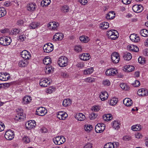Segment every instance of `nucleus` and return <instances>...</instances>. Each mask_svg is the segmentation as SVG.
<instances>
[{
    "label": "nucleus",
    "mask_w": 148,
    "mask_h": 148,
    "mask_svg": "<svg viewBox=\"0 0 148 148\" xmlns=\"http://www.w3.org/2000/svg\"><path fill=\"white\" fill-rule=\"evenodd\" d=\"M25 119V114L23 113V110L21 108H18L17 110V113L16 114L15 120L18 121H20L23 120Z\"/></svg>",
    "instance_id": "obj_1"
},
{
    "label": "nucleus",
    "mask_w": 148,
    "mask_h": 148,
    "mask_svg": "<svg viewBox=\"0 0 148 148\" xmlns=\"http://www.w3.org/2000/svg\"><path fill=\"white\" fill-rule=\"evenodd\" d=\"M68 59L64 56H62L59 58L58 63L61 67H64L67 66L68 63Z\"/></svg>",
    "instance_id": "obj_2"
},
{
    "label": "nucleus",
    "mask_w": 148,
    "mask_h": 148,
    "mask_svg": "<svg viewBox=\"0 0 148 148\" xmlns=\"http://www.w3.org/2000/svg\"><path fill=\"white\" fill-rule=\"evenodd\" d=\"M107 35L109 38L114 40L118 38V33L116 30H110L107 32Z\"/></svg>",
    "instance_id": "obj_3"
},
{
    "label": "nucleus",
    "mask_w": 148,
    "mask_h": 148,
    "mask_svg": "<svg viewBox=\"0 0 148 148\" xmlns=\"http://www.w3.org/2000/svg\"><path fill=\"white\" fill-rule=\"evenodd\" d=\"M11 41L12 40L10 37L4 36L0 38V44L4 46L10 45Z\"/></svg>",
    "instance_id": "obj_4"
},
{
    "label": "nucleus",
    "mask_w": 148,
    "mask_h": 148,
    "mask_svg": "<svg viewBox=\"0 0 148 148\" xmlns=\"http://www.w3.org/2000/svg\"><path fill=\"white\" fill-rule=\"evenodd\" d=\"M53 141L55 144L60 145L65 142V139L64 136H58L53 138Z\"/></svg>",
    "instance_id": "obj_5"
},
{
    "label": "nucleus",
    "mask_w": 148,
    "mask_h": 148,
    "mask_svg": "<svg viewBox=\"0 0 148 148\" xmlns=\"http://www.w3.org/2000/svg\"><path fill=\"white\" fill-rule=\"evenodd\" d=\"M111 59L113 62L115 64L118 63L120 60L119 55L116 52H113L111 55Z\"/></svg>",
    "instance_id": "obj_6"
},
{
    "label": "nucleus",
    "mask_w": 148,
    "mask_h": 148,
    "mask_svg": "<svg viewBox=\"0 0 148 148\" xmlns=\"http://www.w3.org/2000/svg\"><path fill=\"white\" fill-rule=\"evenodd\" d=\"M105 125L103 123H99L95 126V130L97 133L102 132L105 128Z\"/></svg>",
    "instance_id": "obj_7"
},
{
    "label": "nucleus",
    "mask_w": 148,
    "mask_h": 148,
    "mask_svg": "<svg viewBox=\"0 0 148 148\" xmlns=\"http://www.w3.org/2000/svg\"><path fill=\"white\" fill-rule=\"evenodd\" d=\"M43 49L45 52L49 53L53 49V46L50 43H48L44 45Z\"/></svg>",
    "instance_id": "obj_8"
},
{
    "label": "nucleus",
    "mask_w": 148,
    "mask_h": 148,
    "mask_svg": "<svg viewBox=\"0 0 148 148\" xmlns=\"http://www.w3.org/2000/svg\"><path fill=\"white\" fill-rule=\"evenodd\" d=\"M5 138L8 140L12 139L14 137V131L9 130L6 131L4 135Z\"/></svg>",
    "instance_id": "obj_9"
},
{
    "label": "nucleus",
    "mask_w": 148,
    "mask_h": 148,
    "mask_svg": "<svg viewBox=\"0 0 148 148\" xmlns=\"http://www.w3.org/2000/svg\"><path fill=\"white\" fill-rule=\"evenodd\" d=\"M47 110L43 107H40L36 110V114L40 116H43L47 113Z\"/></svg>",
    "instance_id": "obj_10"
},
{
    "label": "nucleus",
    "mask_w": 148,
    "mask_h": 148,
    "mask_svg": "<svg viewBox=\"0 0 148 148\" xmlns=\"http://www.w3.org/2000/svg\"><path fill=\"white\" fill-rule=\"evenodd\" d=\"M119 145V143L117 142L108 143L104 145L103 148H116Z\"/></svg>",
    "instance_id": "obj_11"
},
{
    "label": "nucleus",
    "mask_w": 148,
    "mask_h": 148,
    "mask_svg": "<svg viewBox=\"0 0 148 148\" xmlns=\"http://www.w3.org/2000/svg\"><path fill=\"white\" fill-rule=\"evenodd\" d=\"M10 78L9 74L7 72L0 73V80L2 81H7Z\"/></svg>",
    "instance_id": "obj_12"
},
{
    "label": "nucleus",
    "mask_w": 148,
    "mask_h": 148,
    "mask_svg": "<svg viewBox=\"0 0 148 148\" xmlns=\"http://www.w3.org/2000/svg\"><path fill=\"white\" fill-rule=\"evenodd\" d=\"M25 125L26 128L30 130L36 126V122L34 120L29 121L26 123Z\"/></svg>",
    "instance_id": "obj_13"
},
{
    "label": "nucleus",
    "mask_w": 148,
    "mask_h": 148,
    "mask_svg": "<svg viewBox=\"0 0 148 148\" xmlns=\"http://www.w3.org/2000/svg\"><path fill=\"white\" fill-rule=\"evenodd\" d=\"M59 25V23L58 22L53 21L49 23L48 27L50 29L55 30L57 29Z\"/></svg>",
    "instance_id": "obj_14"
},
{
    "label": "nucleus",
    "mask_w": 148,
    "mask_h": 148,
    "mask_svg": "<svg viewBox=\"0 0 148 148\" xmlns=\"http://www.w3.org/2000/svg\"><path fill=\"white\" fill-rule=\"evenodd\" d=\"M117 73V70L112 68L108 69L105 72L106 75L108 76L114 75Z\"/></svg>",
    "instance_id": "obj_15"
},
{
    "label": "nucleus",
    "mask_w": 148,
    "mask_h": 148,
    "mask_svg": "<svg viewBox=\"0 0 148 148\" xmlns=\"http://www.w3.org/2000/svg\"><path fill=\"white\" fill-rule=\"evenodd\" d=\"M137 94L140 96H146L148 95V91L145 88H140L138 91Z\"/></svg>",
    "instance_id": "obj_16"
},
{
    "label": "nucleus",
    "mask_w": 148,
    "mask_h": 148,
    "mask_svg": "<svg viewBox=\"0 0 148 148\" xmlns=\"http://www.w3.org/2000/svg\"><path fill=\"white\" fill-rule=\"evenodd\" d=\"M50 83V82L48 79L42 78L40 80L39 84L42 87H45L48 86Z\"/></svg>",
    "instance_id": "obj_17"
},
{
    "label": "nucleus",
    "mask_w": 148,
    "mask_h": 148,
    "mask_svg": "<svg viewBox=\"0 0 148 148\" xmlns=\"http://www.w3.org/2000/svg\"><path fill=\"white\" fill-rule=\"evenodd\" d=\"M21 57L26 60H29L31 57L30 53L26 50H24L21 53Z\"/></svg>",
    "instance_id": "obj_18"
},
{
    "label": "nucleus",
    "mask_w": 148,
    "mask_h": 148,
    "mask_svg": "<svg viewBox=\"0 0 148 148\" xmlns=\"http://www.w3.org/2000/svg\"><path fill=\"white\" fill-rule=\"evenodd\" d=\"M132 9L134 12L139 13L143 10V8L141 5H135L133 6Z\"/></svg>",
    "instance_id": "obj_19"
},
{
    "label": "nucleus",
    "mask_w": 148,
    "mask_h": 148,
    "mask_svg": "<svg viewBox=\"0 0 148 148\" xmlns=\"http://www.w3.org/2000/svg\"><path fill=\"white\" fill-rule=\"evenodd\" d=\"M57 118L60 120H64L67 117L68 115L66 112H59L57 114Z\"/></svg>",
    "instance_id": "obj_20"
},
{
    "label": "nucleus",
    "mask_w": 148,
    "mask_h": 148,
    "mask_svg": "<svg viewBox=\"0 0 148 148\" xmlns=\"http://www.w3.org/2000/svg\"><path fill=\"white\" fill-rule=\"evenodd\" d=\"M130 38L132 41L135 43L138 42L140 41V37L137 34H132L130 35Z\"/></svg>",
    "instance_id": "obj_21"
},
{
    "label": "nucleus",
    "mask_w": 148,
    "mask_h": 148,
    "mask_svg": "<svg viewBox=\"0 0 148 148\" xmlns=\"http://www.w3.org/2000/svg\"><path fill=\"white\" fill-rule=\"evenodd\" d=\"M64 37V35L61 33H58L55 34L53 37V40L54 41L61 40Z\"/></svg>",
    "instance_id": "obj_22"
},
{
    "label": "nucleus",
    "mask_w": 148,
    "mask_h": 148,
    "mask_svg": "<svg viewBox=\"0 0 148 148\" xmlns=\"http://www.w3.org/2000/svg\"><path fill=\"white\" fill-rule=\"evenodd\" d=\"M36 5L34 3H30L27 4V8L28 11L30 12L35 10Z\"/></svg>",
    "instance_id": "obj_23"
},
{
    "label": "nucleus",
    "mask_w": 148,
    "mask_h": 148,
    "mask_svg": "<svg viewBox=\"0 0 148 148\" xmlns=\"http://www.w3.org/2000/svg\"><path fill=\"white\" fill-rule=\"evenodd\" d=\"M94 69L92 67H90L87 68L83 71L84 75H90L93 73Z\"/></svg>",
    "instance_id": "obj_24"
},
{
    "label": "nucleus",
    "mask_w": 148,
    "mask_h": 148,
    "mask_svg": "<svg viewBox=\"0 0 148 148\" xmlns=\"http://www.w3.org/2000/svg\"><path fill=\"white\" fill-rule=\"evenodd\" d=\"M99 97L101 101H104L108 99V94L106 91H102Z\"/></svg>",
    "instance_id": "obj_25"
},
{
    "label": "nucleus",
    "mask_w": 148,
    "mask_h": 148,
    "mask_svg": "<svg viewBox=\"0 0 148 148\" xmlns=\"http://www.w3.org/2000/svg\"><path fill=\"white\" fill-rule=\"evenodd\" d=\"M79 57L81 60L84 61H87L90 58L89 54L87 53H83L82 55H80Z\"/></svg>",
    "instance_id": "obj_26"
},
{
    "label": "nucleus",
    "mask_w": 148,
    "mask_h": 148,
    "mask_svg": "<svg viewBox=\"0 0 148 148\" xmlns=\"http://www.w3.org/2000/svg\"><path fill=\"white\" fill-rule=\"evenodd\" d=\"M31 97L26 96L23 98L22 102L23 104H27L31 102Z\"/></svg>",
    "instance_id": "obj_27"
},
{
    "label": "nucleus",
    "mask_w": 148,
    "mask_h": 148,
    "mask_svg": "<svg viewBox=\"0 0 148 148\" xmlns=\"http://www.w3.org/2000/svg\"><path fill=\"white\" fill-rule=\"evenodd\" d=\"M123 102L126 106L128 107L131 106L133 103L132 100L129 98H126L123 101Z\"/></svg>",
    "instance_id": "obj_28"
},
{
    "label": "nucleus",
    "mask_w": 148,
    "mask_h": 148,
    "mask_svg": "<svg viewBox=\"0 0 148 148\" xmlns=\"http://www.w3.org/2000/svg\"><path fill=\"white\" fill-rule=\"evenodd\" d=\"M124 69L123 70L130 72L133 71L134 69V67L132 65H127L124 66Z\"/></svg>",
    "instance_id": "obj_29"
},
{
    "label": "nucleus",
    "mask_w": 148,
    "mask_h": 148,
    "mask_svg": "<svg viewBox=\"0 0 148 148\" xmlns=\"http://www.w3.org/2000/svg\"><path fill=\"white\" fill-rule=\"evenodd\" d=\"M132 58L131 54L127 52H126L123 53V58L125 60H129Z\"/></svg>",
    "instance_id": "obj_30"
},
{
    "label": "nucleus",
    "mask_w": 148,
    "mask_h": 148,
    "mask_svg": "<svg viewBox=\"0 0 148 148\" xmlns=\"http://www.w3.org/2000/svg\"><path fill=\"white\" fill-rule=\"evenodd\" d=\"M127 47L128 49L130 50L135 52H137L139 51L138 47L133 45H128Z\"/></svg>",
    "instance_id": "obj_31"
},
{
    "label": "nucleus",
    "mask_w": 148,
    "mask_h": 148,
    "mask_svg": "<svg viewBox=\"0 0 148 148\" xmlns=\"http://www.w3.org/2000/svg\"><path fill=\"white\" fill-rule=\"evenodd\" d=\"M112 127L114 129L117 130L120 127V123L118 121H114L112 122Z\"/></svg>",
    "instance_id": "obj_32"
},
{
    "label": "nucleus",
    "mask_w": 148,
    "mask_h": 148,
    "mask_svg": "<svg viewBox=\"0 0 148 148\" xmlns=\"http://www.w3.org/2000/svg\"><path fill=\"white\" fill-rule=\"evenodd\" d=\"M75 118L78 120L79 121H84L86 118L85 115L82 113H79L78 114H77L75 116Z\"/></svg>",
    "instance_id": "obj_33"
},
{
    "label": "nucleus",
    "mask_w": 148,
    "mask_h": 148,
    "mask_svg": "<svg viewBox=\"0 0 148 148\" xmlns=\"http://www.w3.org/2000/svg\"><path fill=\"white\" fill-rule=\"evenodd\" d=\"M115 16V13L113 11H111L107 14L106 18L107 19L110 20L113 19Z\"/></svg>",
    "instance_id": "obj_34"
},
{
    "label": "nucleus",
    "mask_w": 148,
    "mask_h": 148,
    "mask_svg": "<svg viewBox=\"0 0 148 148\" xmlns=\"http://www.w3.org/2000/svg\"><path fill=\"white\" fill-rule=\"evenodd\" d=\"M28 62L24 59V60L20 61L18 62V65L20 67H24L26 66L28 64Z\"/></svg>",
    "instance_id": "obj_35"
},
{
    "label": "nucleus",
    "mask_w": 148,
    "mask_h": 148,
    "mask_svg": "<svg viewBox=\"0 0 148 148\" xmlns=\"http://www.w3.org/2000/svg\"><path fill=\"white\" fill-rule=\"evenodd\" d=\"M40 25L39 23L34 22L32 23L29 25V27L30 29H34Z\"/></svg>",
    "instance_id": "obj_36"
},
{
    "label": "nucleus",
    "mask_w": 148,
    "mask_h": 148,
    "mask_svg": "<svg viewBox=\"0 0 148 148\" xmlns=\"http://www.w3.org/2000/svg\"><path fill=\"white\" fill-rule=\"evenodd\" d=\"M71 103L70 99H66L64 100L62 102V105L65 107H67L70 106Z\"/></svg>",
    "instance_id": "obj_37"
},
{
    "label": "nucleus",
    "mask_w": 148,
    "mask_h": 148,
    "mask_svg": "<svg viewBox=\"0 0 148 148\" xmlns=\"http://www.w3.org/2000/svg\"><path fill=\"white\" fill-rule=\"evenodd\" d=\"M80 40L84 43H87L90 40V39L87 36H82L79 38Z\"/></svg>",
    "instance_id": "obj_38"
},
{
    "label": "nucleus",
    "mask_w": 148,
    "mask_h": 148,
    "mask_svg": "<svg viewBox=\"0 0 148 148\" xmlns=\"http://www.w3.org/2000/svg\"><path fill=\"white\" fill-rule=\"evenodd\" d=\"M69 10V6L67 5H64L62 6L61 8V11L64 13L68 12Z\"/></svg>",
    "instance_id": "obj_39"
},
{
    "label": "nucleus",
    "mask_w": 148,
    "mask_h": 148,
    "mask_svg": "<svg viewBox=\"0 0 148 148\" xmlns=\"http://www.w3.org/2000/svg\"><path fill=\"white\" fill-rule=\"evenodd\" d=\"M44 64L46 65H49L51 63V59L48 57L45 58L43 59Z\"/></svg>",
    "instance_id": "obj_40"
},
{
    "label": "nucleus",
    "mask_w": 148,
    "mask_h": 148,
    "mask_svg": "<svg viewBox=\"0 0 148 148\" xmlns=\"http://www.w3.org/2000/svg\"><path fill=\"white\" fill-rule=\"evenodd\" d=\"M99 26L103 29H106L109 27V24L107 22H104L100 24Z\"/></svg>",
    "instance_id": "obj_41"
},
{
    "label": "nucleus",
    "mask_w": 148,
    "mask_h": 148,
    "mask_svg": "<svg viewBox=\"0 0 148 148\" xmlns=\"http://www.w3.org/2000/svg\"><path fill=\"white\" fill-rule=\"evenodd\" d=\"M45 71L46 73L49 74L53 71V68L51 66L49 65H47L45 67Z\"/></svg>",
    "instance_id": "obj_42"
},
{
    "label": "nucleus",
    "mask_w": 148,
    "mask_h": 148,
    "mask_svg": "<svg viewBox=\"0 0 148 148\" xmlns=\"http://www.w3.org/2000/svg\"><path fill=\"white\" fill-rule=\"evenodd\" d=\"M131 129L134 131H138L141 129V126L140 125H136L132 126Z\"/></svg>",
    "instance_id": "obj_43"
},
{
    "label": "nucleus",
    "mask_w": 148,
    "mask_h": 148,
    "mask_svg": "<svg viewBox=\"0 0 148 148\" xmlns=\"http://www.w3.org/2000/svg\"><path fill=\"white\" fill-rule=\"evenodd\" d=\"M141 35L144 37L148 36V30L146 29L141 30L140 32Z\"/></svg>",
    "instance_id": "obj_44"
},
{
    "label": "nucleus",
    "mask_w": 148,
    "mask_h": 148,
    "mask_svg": "<svg viewBox=\"0 0 148 148\" xmlns=\"http://www.w3.org/2000/svg\"><path fill=\"white\" fill-rule=\"evenodd\" d=\"M112 118V115L110 114H106L103 116V119L106 121L111 120Z\"/></svg>",
    "instance_id": "obj_45"
},
{
    "label": "nucleus",
    "mask_w": 148,
    "mask_h": 148,
    "mask_svg": "<svg viewBox=\"0 0 148 148\" xmlns=\"http://www.w3.org/2000/svg\"><path fill=\"white\" fill-rule=\"evenodd\" d=\"M92 125L90 124H86L84 126V129L85 130L88 132H89L91 130L92 128Z\"/></svg>",
    "instance_id": "obj_46"
},
{
    "label": "nucleus",
    "mask_w": 148,
    "mask_h": 148,
    "mask_svg": "<svg viewBox=\"0 0 148 148\" xmlns=\"http://www.w3.org/2000/svg\"><path fill=\"white\" fill-rule=\"evenodd\" d=\"M6 13V11L4 8H0V17H1L5 16Z\"/></svg>",
    "instance_id": "obj_47"
},
{
    "label": "nucleus",
    "mask_w": 148,
    "mask_h": 148,
    "mask_svg": "<svg viewBox=\"0 0 148 148\" xmlns=\"http://www.w3.org/2000/svg\"><path fill=\"white\" fill-rule=\"evenodd\" d=\"M55 90V88L53 86L49 87L46 91L47 93L51 94Z\"/></svg>",
    "instance_id": "obj_48"
},
{
    "label": "nucleus",
    "mask_w": 148,
    "mask_h": 148,
    "mask_svg": "<svg viewBox=\"0 0 148 148\" xmlns=\"http://www.w3.org/2000/svg\"><path fill=\"white\" fill-rule=\"evenodd\" d=\"M118 101V99L115 98H113L110 100V105L114 106L116 104Z\"/></svg>",
    "instance_id": "obj_49"
},
{
    "label": "nucleus",
    "mask_w": 148,
    "mask_h": 148,
    "mask_svg": "<svg viewBox=\"0 0 148 148\" xmlns=\"http://www.w3.org/2000/svg\"><path fill=\"white\" fill-rule=\"evenodd\" d=\"M21 32L20 29L14 28L12 29L11 30V32L12 34H19Z\"/></svg>",
    "instance_id": "obj_50"
},
{
    "label": "nucleus",
    "mask_w": 148,
    "mask_h": 148,
    "mask_svg": "<svg viewBox=\"0 0 148 148\" xmlns=\"http://www.w3.org/2000/svg\"><path fill=\"white\" fill-rule=\"evenodd\" d=\"M22 140L25 143H27L30 142V140L29 138L27 136H24Z\"/></svg>",
    "instance_id": "obj_51"
},
{
    "label": "nucleus",
    "mask_w": 148,
    "mask_h": 148,
    "mask_svg": "<svg viewBox=\"0 0 148 148\" xmlns=\"http://www.w3.org/2000/svg\"><path fill=\"white\" fill-rule=\"evenodd\" d=\"M84 80L86 82L88 83H92L95 82V79L94 78L92 77H88L85 79Z\"/></svg>",
    "instance_id": "obj_52"
},
{
    "label": "nucleus",
    "mask_w": 148,
    "mask_h": 148,
    "mask_svg": "<svg viewBox=\"0 0 148 148\" xmlns=\"http://www.w3.org/2000/svg\"><path fill=\"white\" fill-rule=\"evenodd\" d=\"M120 86L122 89L125 90H127L129 88L127 85L125 83H121L120 84Z\"/></svg>",
    "instance_id": "obj_53"
},
{
    "label": "nucleus",
    "mask_w": 148,
    "mask_h": 148,
    "mask_svg": "<svg viewBox=\"0 0 148 148\" xmlns=\"http://www.w3.org/2000/svg\"><path fill=\"white\" fill-rule=\"evenodd\" d=\"M97 116V114L92 112L90 114L89 117L90 119L92 120L96 118Z\"/></svg>",
    "instance_id": "obj_54"
},
{
    "label": "nucleus",
    "mask_w": 148,
    "mask_h": 148,
    "mask_svg": "<svg viewBox=\"0 0 148 148\" xmlns=\"http://www.w3.org/2000/svg\"><path fill=\"white\" fill-rule=\"evenodd\" d=\"M74 49L76 52H79L82 50L81 46L80 45H77L75 47Z\"/></svg>",
    "instance_id": "obj_55"
},
{
    "label": "nucleus",
    "mask_w": 148,
    "mask_h": 148,
    "mask_svg": "<svg viewBox=\"0 0 148 148\" xmlns=\"http://www.w3.org/2000/svg\"><path fill=\"white\" fill-rule=\"evenodd\" d=\"M100 109V107L99 106H95L92 108V110L93 111L97 112Z\"/></svg>",
    "instance_id": "obj_56"
},
{
    "label": "nucleus",
    "mask_w": 148,
    "mask_h": 148,
    "mask_svg": "<svg viewBox=\"0 0 148 148\" xmlns=\"http://www.w3.org/2000/svg\"><path fill=\"white\" fill-rule=\"evenodd\" d=\"M102 84L104 86H108L110 85V82L109 80L106 79L103 81Z\"/></svg>",
    "instance_id": "obj_57"
},
{
    "label": "nucleus",
    "mask_w": 148,
    "mask_h": 148,
    "mask_svg": "<svg viewBox=\"0 0 148 148\" xmlns=\"http://www.w3.org/2000/svg\"><path fill=\"white\" fill-rule=\"evenodd\" d=\"M50 2V0H43L41 2V4L43 3L44 5L46 6L48 5Z\"/></svg>",
    "instance_id": "obj_58"
},
{
    "label": "nucleus",
    "mask_w": 148,
    "mask_h": 148,
    "mask_svg": "<svg viewBox=\"0 0 148 148\" xmlns=\"http://www.w3.org/2000/svg\"><path fill=\"white\" fill-rule=\"evenodd\" d=\"M138 61L139 63L141 64H143L145 63V59L141 57H140L138 58Z\"/></svg>",
    "instance_id": "obj_59"
},
{
    "label": "nucleus",
    "mask_w": 148,
    "mask_h": 148,
    "mask_svg": "<svg viewBox=\"0 0 148 148\" xmlns=\"http://www.w3.org/2000/svg\"><path fill=\"white\" fill-rule=\"evenodd\" d=\"M135 136L136 138H142L143 136L140 133L137 132L135 133Z\"/></svg>",
    "instance_id": "obj_60"
},
{
    "label": "nucleus",
    "mask_w": 148,
    "mask_h": 148,
    "mask_svg": "<svg viewBox=\"0 0 148 148\" xmlns=\"http://www.w3.org/2000/svg\"><path fill=\"white\" fill-rule=\"evenodd\" d=\"M140 83L139 81L137 80H136L134 83L132 84L133 86L136 87H138L140 85Z\"/></svg>",
    "instance_id": "obj_61"
},
{
    "label": "nucleus",
    "mask_w": 148,
    "mask_h": 148,
    "mask_svg": "<svg viewBox=\"0 0 148 148\" xmlns=\"http://www.w3.org/2000/svg\"><path fill=\"white\" fill-rule=\"evenodd\" d=\"M5 128V125L4 124L1 122H0V132H1L4 130Z\"/></svg>",
    "instance_id": "obj_62"
},
{
    "label": "nucleus",
    "mask_w": 148,
    "mask_h": 148,
    "mask_svg": "<svg viewBox=\"0 0 148 148\" xmlns=\"http://www.w3.org/2000/svg\"><path fill=\"white\" fill-rule=\"evenodd\" d=\"M92 147V144L91 143H88L85 145L84 148H91Z\"/></svg>",
    "instance_id": "obj_63"
},
{
    "label": "nucleus",
    "mask_w": 148,
    "mask_h": 148,
    "mask_svg": "<svg viewBox=\"0 0 148 148\" xmlns=\"http://www.w3.org/2000/svg\"><path fill=\"white\" fill-rule=\"evenodd\" d=\"M78 1L82 5H85L87 2V0H79Z\"/></svg>",
    "instance_id": "obj_64"
}]
</instances>
